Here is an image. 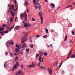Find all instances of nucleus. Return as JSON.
I'll use <instances>...</instances> for the list:
<instances>
[{
  "label": "nucleus",
  "mask_w": 75,
  "mask_h": 75,
  "mask_svg": "<svg viewBox=\"0 0 75 75\" xmlns=\"http://www.w3.org/2000/svg\"><path fill=\"white\" fill-rule=\"evenodd\" d=\"M12 10H13V9L11 8V7H9V10L10 11H11V13L10 14H12V16H14V13H13V11Z\"/></svg>",
  "instance_id": "1"
},
{
  "label": "nucleus",
  "mask_w": 75,
  "mask_h": 75,
  "mask_svg": "<svg viewBox=\"0 0 75 75\" xmlns=\"http://www.w3.org/2000/svg\"><path fill=\"white\" fill-rule=\"evenodd\" d=\"M4 33H8V31H5L4 32H0V33H1V35L2 36H3V35H4Z\"/></svg>",
  "instance_id": "2"
},
{
  "label": "nucleus",
  "mask_w": 75,
  "mask_h": 75,
  "mask_svg": "<svg viewBox=\"0 0 75 75\" xmlns=\"http://www.w3.org/2000/svg\"><path fill=\"white\" fill-rule=\"evenodd\" d=\"M48 71H49V73L50 75H51L52 74V70L51 69H47Z\"/></svg>",
  "instance_id": "3"
},
{
  "label": "nucleus",
  "mask_w": 75,
  "mask_h": 75,
  "mask_svg": "<svg viewBox=\"0 0 75 75\" xmlns=\"http://www.w3.org/2000/svg\"><path fill=\"white\" fill-rule=\"evenodd\" d=\"M26 11H25L24 13V15L25 16V20L27 19V14H26L25 13H26Z\"/></svg>",
  "instance_id": "4"
},
{
  "label": "nucleus",
  "mask_w": 75,
  "mask_h": 75,
  "mask_svg": "<svg viewBox=\"0 0 75 75\" xmlns=\"http://www.w3.org/2000/svg\"><path fill=\"white\" fill-rule=\"evenodd\" d=\"M11 24V23H8V24H7V29H9V28L10 27V25H11L10 24Z\"/></svg>",
  "instance_id": "5"
},
{
  "label": "nucleus",
  "mask_w": 75,
  "mask_h": 75,
  "mask_svg": "<svg viewBox=\"0 0 75 75\" xmlns=\"http://www.w3.org/2000/svg\"><path fill=\"white\" fill-rule=\"evenodd\" d=\"M15 46L16 47H17V48H18L19 49H21V47L22 46L21 45H16Z\"/></svg>",
  "instance_id": "6"
},
{
  "label": "nucleus",
  "mask_w": 75,
  "mask_h": 75,
  "mask_svg": "<svg viewBox=\"0 0 75 75\" xmlns=\"http://www.w3.org/2000/svg\"><path fill=\"white\" fill-rule=\"evenodd\" d=\"M40 68L42 69H46V67L44 66H40Z\"/></svg>",
  "instance_id": "7"
},
{
  "label": "nucleus",
  "mask_w": 75,
  "mask_h": 75,
  "mask_svg": "<svg viewBox=\"0 0 75 75\" xmlns=\"http://www.w3.org/2000/svg\"><path fill=\"white\" fill-rule=\"evenodd\" d=\"M28 35V33L25 34V35L23 37V38H22V40H24V38H25V37H26V36H27Z\"/></svg>",
  "instance_id": "8"
},
{
  "label": "nucleus",
  "mask_w": 75,
  "mask_h": 75,
  "mask_svg": "<svg viewBox=\"0 0 75 75\" xmlns=\"http://www.w3.org/2000/svg\"><path fill=\"white\" fill-rule=\"evenodd\" d=\"M8 67V63L7 62H6L4 64V67L5 68H7Z\"/></svg>",
  "instance_id": "9"
},
{
  "label": "nucleus",
  "mask_w": 75,
  "mask_h": 75,
  "mask_svg": "<svg viewBox=\"0 0 75 75\" xmlns=\"http://www.w3.org/2000/svg\"><path fill=\"white\" fill-rule=\"evenodd\" d=\"M72 50H71L70 52L69 53V54H68L67 58H69V57H70V56L71 55V54H72Z\"/></svg>",
  "instance_id": "10"
},
{
  "label": "nucleus",
  "mask_w": 75,
  "mask_h": 75,
  "mask_svg": "<svg viewBox=\"0 0 75 75\" xmlns=\"http://www.w3.org/2000/svg\"><path fill=\"white\" fill-rule=\"evenodd\" d=\"M19 28H20L19 26H17L14 28V29L15 30H18V29H19Z\"/></svg>",
  "instance_id": "11"
},
{
  "label": "nucleus",
  "mask_w": 75,
  "mask_h": 75,
  "mask_svg": "<svg viewBox=\"0 0 75 75\" xmlns=\"http://www.w3.org/2000/svg\"><path fill=\"white\" fill-rule=\"evenodd\" d=\"M23 25H24L25 27L26 28L27 27V23H23Z\"/></svg>",
  "instance_id": "12"
},
{
  "label": "nucleus",
  "mask_w": 75,
  "mask_h": 75,
  "mask_svg": "<svg viewBox=\"0 0 75 75\" xmlns=\"http://www.w3.org/2000/svg\"><path fill=\"white\" fill-rule=\"evenodd\" d=\"M39 14L40 17H42V12H40L39 13Z\"/></svg>",
  "instance_id": "13"
},
{
  "label": "nucleus",
  "mask_w": 75,
  "mask_h": 75,
  "mask_svg": "<svg viewBox=\"0 0 75 75\" xmlns=\"http://www.w3.org/2000/svg\"><path fill=\"white\" fill-rule=\"evenodd\" d=\"M23 46H22V47L23 48L24 47H27V45L25 43H24L23 45Z\"/></svg>",
  "instance_id": "14"
},
{
  "label": "nucleus",
  "mask_w": 75,
  "mask_h": 75,
  "mask_svg": "<svg viewBox=\"0 0 75 75\" xmlns=\"http://www.w3.org/2000/svg\"><path fill=\"white\" fill-rule=\"evenodd\" d=\"M20 17L21 18H23L24 17V14L23 13H21L20 15Z\"/></svg>",
  "instance_id": "15"
},
{
  "label": "nucleus",
  "mask_w": 75,
  "mask_h": 75,
  "mask_svg": "<svg viewBox=\"0 0 75 75\" xmlns=\"http://www.w3.org/2000/svg\"><path fill=\"white\" fill-rule=\"evenodd\" d=\"M0 31H2L3 30H4V27H2V28H0Z\"/></svg>",
  "instance_id": "16"
},
{
  "label": "nucleus",
  "mask_w": 75,
  "mask_h": 75,
  "mask_svg": "<svg viewBox=\"0 0 75 75\" xmlns=\"http://www.w3.org/2000/svg\"><path fill=\"white\" fill-rule=\"evenodd\" d=\"M28 2L27 1H25V6H27L28 5Z\"/></svg>",
  "instance_id": "17"
},
{
  "label": "nucleus",
  "mask_w": 75,
  "mask_h": 75,
  "mask_svg": "<svg viewBox=\"0 0 75 75\" xmlns=\"http://www.w3.org/2000/svg\"><path fill=\"white\" fill-rule=\"evenodd\" d=\"M67 35L65 36V37L64 38V41H67Z\"/></svg>",
  "instance_id": "18"
},
{
  "label": "nucleus",
  "mask_w": 75,
  "mask_h": 75,
  "mask_svg": "<svg viewBox=\"0 0 75 75\" xmlns=\"http://www.w3.org/2000/svg\"><path fill=\"white\" fill-rule=\"evenodd\" d=\"M11 7L12 8V10H14V6H13V5H12L11 6Z\"/></svg>",
  "instance_id": "19"
},
{
  "label": "nucleus",
  "mask_w": 75,
  "mask_h": 75,
  "mask_svg": "<svg viewBox=\"0 0 75 75\" xmlns=\"http://www.w3.org/2000/svg\"><path fill=\"white\" fill-rule=\"evenodd\" d=\"M28 67H29V68H31V67H33V66H32V64H30L28 65Z\"/></svg>",
  "instance_id": "20"
},
{
  "label": "nucleus",
  "mask_w": 75,
  "mask_h": 75,
  "mask_svg": "<svg viewBox=\"0 0 75 75\" xmlns=\"http://www.w3.org/2000/svg\"><path fill=\"white\" fill-rule=\"evenodd\" d=\"M26 51H27V52H28H28H30V49H26Z\"/></svg>",
  "instance_id": "21"
},
{
  "label": "nucleus",
  "mask_w": 75,
  "mask_h": 75,
  "mask_svg": "<svg viewBox=\"0 0 75 75\" xmlns=\"http://www.w3.org/2000/svg\"><path fill=\"white\" fill-rule=\"evenodd\" d=\"M16 52H19V49H18V48H17L16 49Z\"/></svg>",
  "instance_id": "22"
},
{
  "label": "nucleus",
  "mask_w": 75,
  "mask_h": 75,
  "mask_svg": "<svg viewBox=\"0 0 75 75\" xmlns=\"http://www.w3.org/2000/svg\"><path fill=\"white\" fill-rule=\"evenodd\" d=\"M75 54H72L71 55V57H72L73 58H75Z\"/></svg>",
  "instance_id": "23"
},
{
  "label": "nucleus",
  "mask_w": 75,
  "mask_h": 75,
  "mask_svg": "<svg viewBox=\"0 0 75 75\" xmlns=\"http://www.w3.org/2000/svg\"><path fill=\"white\" fill-rule=\"evenodd\" d=\"M43 38H47V35H45L43 36Z\"/></svg>",
  "instance_id": "24"
},
{
  "label": "nucleus",
  "mask_w": 75,
  "mask_h": 75,
  "mask_svg": "<svg viewBox=\"0 0 75 75\" xmlns=\"http://www.w3.org/2000/svg\"><path fill=\"white\" fill-rule=\"evenodd\" d=\"M16 65H17V67L19 66V64L18 63V62H16Z\"/></svg>",
  "instance_id": "25"
},
{
  "label": "nucleus",
  "mask_w": 75,
  "mask_h": 75,
  "mask_svg": "<svg viewBox=\"0 0 75 75\" xmlns=\"http://www.w3.org/2000/svg\"><path fill=\"white\" fill-rule=\"evenodd\" d=\"M62 63H63V61H62L61 62V63L59 65V67H60V68L61 66V65H62Z\"/></svg>",
  "instance_id": "26"
},
{
  "label": "nucleus",
  "mask_w": 75,
  "mask_h": 75,
  "mask_svg": "<svg viewBox=\"0 0 75 75\" xmlns=\"http://www.w3.org/2000/svg\"><path fill=\"white\" fill-rule=\"evenodd\" d=\"M72 7V5H69L66 7V8H68L69 7Z\"/></svg>",
  "instance_id": "27"
},
{
  "label": "nucleus",
  "mask_w": 75,
  "mask_h": 75,
  "mask_svg": "<svg viewBox=\"0 0 75 75\" xmlns=\"http://www.w3.org/2000/svg\"><path fill=\"white\" fill-rule=\"evenodd\" d=\"M58 63H57V62H55L54 64L55 66H57V65H58Z\"/></svg>",
  "instance_id": "28"
},
{
  "label": "nucleus",
  "mask_w": 75,
  "mask_h": 75,
  "mask_svg": "<svg viewBox=\"0 0 75 75\" xmlns=\"http://www.w3.org/2000/svg\"><path fill=\"white\" fill-rule=\"evenodd\" d=\"M32 20L33 21H35V19L33 18H32Z\"/></svg>",
  "instance_id": "29"
},
{
  "label": "nucleus",
  "mask_w": 75,
  "mask_h": 75,
  "mask_svg": "<svg viewBox=\"0 0 75 75\" xmlns=\"http://www.w3.org/2000/svg\"><path fill=\"white\" fill-rule=\"evenodd\" d=\"M30 47H31V48H33V47H34V46L33 45L31 44L30 45Z\"/></svg>",
  "instance_id": "30"
},
{
  "label": "nucleus",
  "mask_w": 75,
  "mask_h": 75,
  "mask_svg": "<svg viewBox=\"0 0 75 75\" xmlns=\"http://www.w3.org/2000/svg\"><path fill=\"white\" fill-rule=\"evenodd\" d=\"M51 6L52 7H54L55 6V5H54V4H51Z\"/></svg>",
  "instance_id": "31"
},
{
  "label": "nucleus",
  "mask_w": 75,
  "mask_h": 75,
  "mask_svg": "<svg viewBox=\"0 0 75 75\" xmlns=\"http://www.w3.org/2000/svg\"><path fill=\"white\" fill-rule=\"evenodd\" d=\"M13 28L12 27L11 28H9V31H11V30Z\"/></svg>",
  "instance_id": "32"
},
{
  "label": "nucleus",
  "mask_w": 75,
  "mask_h": 75,
  "mask_svg": "<svg viewBox=\"0 0 75 75\" xmlns=\"http://www.w3.org/2000/svg\"><path fill=\"white\" fill-rule=\"evenodd\" d=\"M73 35H75V31H73L71 33Z\"/></svg>",
  "instance_id": "33"
},
{
  "label": "nucleus",
  "mask_w": 75,
  "mask_h": 75,
  "mask_svg": "<svg viewBox=\"0 0 75 75\" xmlns=\"http://www.w3.org/2000/svg\"><path fill=\"white\" fill-rule=\"evenodd\" d=\"M9 43L11 45H13V44H14V43L13 42H9Z\"/></svg>",
  "instance_id": "34"
},
{
  "label": "nucleus",
  "mask_w": 75,
  "mask_h": 75,
  "mask_svg": "<svg viewBox=\"0 0 75 75\" xmlns=\"http://www.w3.org/2000/svg\"><path fill=\"white\" fill-rule=\"evenodd\" d=\"M14 68L15 69H16V68H18V67H17V66L15 65H14Z\"/></svg>",
  "instance_id": "35"
},
{
  "label": "nucleus",
  "mask_w": 75,
  "mask_h": 75,
  "mask_svg": "<svg viewBox=\"0 0 75 75\" xmlns=\"http://www.w3.org/2000/svg\"><path fill=\"white\" fill-rule=\"evenodd\" d=\"M39 8V6H35V8H37V9H38V8Z\"/></svg>",
  "instance_id": "36"
},
{
  "label": "nucleus",
  "mask_w": 75,
  "mask_h": 75,
  "mask_svg": "<svg viewBox=\"0 0 75 75\" xmlns=\"http://www.w3.org/2000/svg\"><path fill=\"white\" fill-rule=\"evenodd\" d=\"M10 55L11 56V57H13V54L12 53H10Z\"/></svg>",
  "instance_id": "37"
},
{
  "label": "nucleus",
  "mask_w": 75,
  "mask_h": 75,
  "mask_svg": "<svg viewBox=\"0 0 75 75\" xmlns=\"http://www.w3.org/2000/svg\"><path fill=\"white\" fill-rule=\"evenodd\" d=\"M40 53H41V54H40V56H42V52H41Z\"/></svg>",
  "instance_id": "38"
},
{
  "label": "nucleus",
  "mask_w": 75,
  "mask_h": 75,
  "mask_svg": "<svg viewBox=\"0 0 75 75\" xmlns=\"http://www.w3.org/2000/svg\"><path fill=\"white\" fill-rule=\"evenodd\" d=\"M33 3L35 4L36 3V1H35V0H33Z\"/></svg>",
  "instance_id": "39"
},
{
  "label": "nucleus",
  "mask_w": 75,
  "mask_h": 75,
  "mask_svg": "<svg viewBox=\"0 0 75 75\" xmlns=\"http://www.w3.org/2000/svg\"><path fill=\"white\" fill-rule=\"evenodd\" d=\"M46 31L47 33H48V29H46Z\"/></svg>",
  "instance_id": "40"
},
{
  "label": "nucleus",
  "mask_w": 75,
  "mask_h": 75,
  "mask_svg": "<svg viewBox=\"0 0 75 75\" xmlns=\"http://www.w3.org/2000/svg\"><path fill=\"white\" fill-rule=\"evenodd\" d=\"M24 41H25V40H23V41H22L21 43L22 44H24Z\"/></svg>",
  "instance_id": "41"
},
{
  "label": "nucleus",
  "mask_w": 75,
  "mask_h": 75,
  "mask_svg": "<svg viewBox=\"0 0 75 75\" xmlns=\"http://www.w3.org/2000/svg\"><path fill=\"white\" fill-rule=\"evenodd\" d=\"M8 52H5V54H6V55H8Z\"/></svg>",
  "instance_id": "42"
},
{
  "label": "nucleus",
  "mask_w": 75,
  "mask_h": 75,
  "mask_svg": "<svg viewBox=\"0 0 75 75\" xmlns=\"http://www.w3.org/2000/svg\"><path fill=\"white\" fill-rule=\"evenodd\" d=\"M37 57H36V58H38V57L39 56V54H36Z\"/></svg>",
  "instance_id": "43"
},
{
  "label": "nucleus",
  "mask_w": 75,
  "mask_h": 75,
  "mask_svg": "<svg viewBox=\"0 0 75 75\" xmlns=\"http://www.w3.org/2000/svg\"><path fill=\"white\" fill-rule=\"evenodd\" d=\"M44 55H45V56H47V54L46 53H44Z\"/></svg>",
  "instance_id": "44"
},
{
  "label": "nucleus",
  "mask_w": 75,
  "mask_h": 75,
  "mask_svg": "<svg viewBox=\"0 0 75 75\" xmlns=\"http://www.w3.org/2000/svg\"><path fill=\"white\" fill-rule=\"evenodd\" d=\"M9 42H14L13 41V40H11L10 41H9Z\"/></svg>",
  "instance_id": "45"
},
{
  "label": "nucleus",
  "mask_w": 75,
  "mask_h": 75,
  "mask_svg": "<svg viewBox=\"0 0 75 75\" xmlns=\"http://www.w3.org/2000/svg\"><path fill=\"white\" fill-rule=\"evenodd\" d=\"M3 27H6V25L5 24H4L3 25Z\"/></svg>",
  "instance_id": "46"
},
{
  "label": "nucleus",
  "mask_w": 75,
  "mask_h": 75,
  "mask_svg": "<svg viewBox=\"0 0 75 75\" xmlns=\"http://www.w3.org/2000/svg\"><path fill=\"white\" fill-rule=\"evenodd\" d=\"M40 65H41V63L39 62V63L38 64V66H40Z\"/></svg>",
  "instance_id": "47"
},
{
  "label": "nucleus",
  "mask_w": 75,
  "mask_h": 75,
  "mask_svg": "<svg viewBox=\"0 0 75 75\" xmlns=\"http://www.w3.org/2000/svg\"><path fill=\"white\" fill-rule=\"evenodd\" d=\"M32 66L33 67H35V64H32Z\"/></svg>",
  "instance_id": "48"
},
{
  "label": "nucleus",
  "mask_w": 75,
  "mask_h": 75,
  "mask_svg": "<svg viewBox=\"0 0 75 75\" xmlns=\"http://www.w3.org/2000/svg\"><path fill=\"white\" fill-rule=\"evenodd\" d=\"M42 58L41 57H40L39 58V61H41V60Z\"/></svg>",
  "instance_id": "49"
},
{
  "label": "nucleus",
  "mask_w": 75,
  "mask_h": 75,
  "mask_svg": "<svg viewBox=\"0 0 75 75\" xmlns=\"http://www.w3.org/2000/svg\"><path fill=\"white\" fill-rule=\"evenodd\" d=\"M41 17V21H42V20H43V18L42 17Z\"/></svg>",
  "instance_id": "50"
},
{
  "label": "nucleus",
  "mask_w": 75,
  "mask_h": 75,
  "mask_svg": "<svg viewBox=\"0 0 75 75\" xmlns=\"http://www.w3.org/2000/svg\"><path fill=\"white\" fill-rule=\"evenodd\" d=\"M39 10H40V9H41V5H40V4H39Z\"/></svg>",
  "instance_id": "51"
},
{
  "label": "nucleus",
  "mask_w": 75,
  "mask_h": 75,
  "mask_svg": "<svg viewBox=\"0 0 75 75\" xmlns=\"http://www.w3.org/2000/svg\"><path fill=\"white\" fill-rule=\"evenodd\" d=\"M62 74H64V71H62Z\"/></svg>",
  "instance_id": "52"
},
{
  "label": "nucleus",
  "mask_w": 75,
  "mask_h": 75,
  "mask_svg": "<svg viewBox=\"0 0 75 75\" xmlns=\"http://www.w3.org/2000/svg\"><path fill=\"white\" fill-rule=\"evenodd\" d=\"M27 25V26H28V27H30V25L29 23Z\"/></svg>",
  "instance_id": "53"
},
{
  "label": "nucleus",
  "mask_w": 75,
  "mask_h": 75,
  "mask_svg": "<svg viewBox=\"0 0 75 75\" xmlns=\"http://www.w3.org/2000/svg\"><path fill=\"white\" fill-rule=\"evenodd\" d=\"M18 73H19V74H20V73H21V71H20V70H18Z\"/></svg>",
  "instance_id": "54"
},
{
  "label": "nucleus",
  "mask_w": 75,
  "mask_h": 75,
  "mask_svg": "<svg viewBox=\"0 0 75 75\" xmlns=\"http://www.w3.org/2000/svg\"><path fill=\"white\" fill-rule=\"evenodd\" d=\"M10 20L11 22H13V19L10 18Z\"/></svg>",
  "instance_id": "55"
},
{
  "label": "nucleus",
  "mask_w": 75,
  "mask_h": 75,
  "mask_svg": "<svg viewBox=\"0 0 75 75\" xmlns=\"http://www.w3.org/2000/svg\"><path fill=\"white\" fill-rule=\"evenodd\" d=\"M54 30H53L52 29L51 30V32H54Z\"/></svg>",
  "instance_id": "56"
},
{
  "label": "nucleus",
  "mask_w": 75,
  "mask_h": 75,
  "mask_svg": "<svg viewBox=\"0 0 75 75\" xmlns=\"http://www.w3.org/2000/svg\"><path fill=\"white\" fill-rule=\"evenodd\" d=\"M29 9L28 8L27 10V13H28V12H29Z\"/></svg>",
  "instance_id": "57"
},
{
  "label": "nucleus",
  "mask_w": 75,
  "mask_h": 75,
  "mask_svg": "<svg viewBox=\"0 0 75 75\" xmlns=\"http://www.w3.org/2000/svg\"><path fill=\"white\" fill-rule=\"evenodd\" d=\"M26 20H27V18H26V19H25V20L23 21V23H24V22H25V21H26Z\"/></svg>",
  "instance_id": "58"
},
{
  "label": "nucleus",
  "mask_w": 75,
  "mask_h": 75,
  "mask_svg": "<svg viewBox=\"0 0 75 75\" xmlns=\"http://www.w3.org/2000/svg\"><path fill=\"white\" fill-rule=\"evenodd\" d=\"M15 59H18V57H16Z\"/></svg>",
  "instance_id": "59"
},
{
  "label": "nucleus",
  "mask_w": 75,
  "mask_h": 75,
  "mask_svg": "<svg viewBox=\"0 0 75 75\" xmlns=\"http://www.w3.org/2000/svg\"><path fill=\"white\" fill-rule=\"evenodd\" d=\"M40 36V35H36V37H38Z\"/></svg>",
  "instance_id": "60"
},
{
  "label": "nucleus",
  "mask_w": 75,
  "mask_h": 75,
  "mask_svg": "<svg viewBox=\"0 0 75 75\" xmlns=\"http://www.w3.org/2000/svg\"><path fill=\"white\" fill-rule=\"evenodd\" d=\"M60 7H59L57 9H56V11H57L58 10V9Z\"/></svg>",
  "instance_id": "61"
},
{
  "label": "nucleus",
  "mask_w": 75,
  "mask_h": 75,
  "mask_svg": "<svg viewBox=\"0 0 75 75\" xmlns=\"http://www.w3.org/2000/svg\"><path fill=\"white\" fill-rule=\"evenodd\" d=\"M27 37L26 38L25 40H24L25 41H27Z\"/></svg>",
  "instance_id": "62"
},
{
  "label": "nucleus",
  "mask_w": 75,
  "mask_h": 75,
  "mask_svg": "<svg viewBox=\"0 0 75 75\" xmlns=\"http://www.w3.org/2000/svg\"><path fill=\"white\" fill-rule=\"evenodd\" d=\"M21 68H22V69H23V65H21Z\"/></svg>",
  "instance_id": "63"
},
{
  "label": "nucleus",
  "mask_w": 75,
  "mask_h": 75,
  "mask_svg": "<svg viewBox=\"0 0 75 75\" xmlns=\"http://www.w3.org/2000/svg\"><path fill=\"white\" fill-rule=\"evenodd\" d=\"M10 11H10V10H8V13H10Z\"/></svg>",
  "instance_id": "64"
}]
</instances>
